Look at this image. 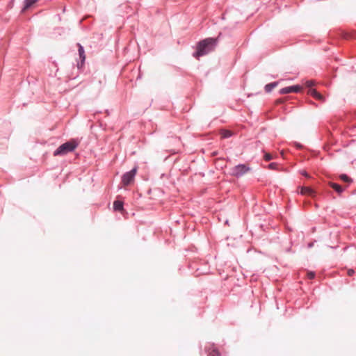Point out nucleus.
Returning <instances> with one entry per match:
<instances>
[{
	"label": "nucleus",
	"mask_w": 356,
	"mask_h": 356,
	"mask_svg": "<svg viewBox=\"0 0 356 356\" xmlns=\"http://www.w3.org/2000/svg\"><path fill=\"white\" fill-rule=\"evenodd\" d=\"M216 42V39L213 38H207L200 42L197 47V51L193 54L194 57L198 59L200 56L212 51L215 49Z\"/></svg>",
	"instance_id": "obj_1"
},
{
	"label": "nucleus",
	"mask_w": 356,
	"mask_h": 356,
	"mask_svg": "<svg viewBox=\"0 0 356 356\" xmlns=\"http://www.w3.org/2000/svg\"><path fill=\"white\" fill-rule=\"evenodd\" d=\"M78 143L75 140H70L60 145L54 152V156H63L69 152H73Z\"/></svg>",
	"instance_id": "obj_2"
},
{
	"label": "nucleus",
	"mask_w": 356,
	"mask_h": 356,
	"mask_svg": "<svg viewBox=\"0 0 356 356\" xmlns=\"http://www.w3.org/2000/svg\"><path fill=\"white\" fill-rule=\"evenodd\" d=\"M250 170V168L246 165L240 164L231 169V175L235 177H240Z\"/></svg>",
	"instance_id": "obj_3"
},
{
	"label": "nucleus",
	"mask_w": 356,
	"mask_h": 356,
	"mask_svg": "<svg viewBox=\"0 0 356 356\" xmlns=\"http://www.w3.org/2000/svg\"><path fill=\"white\" fill-rule=\"evenodd\" d=\"M301 90H302V87L298 85H296V86H289V87L282 88L280 90V93L284 95V94H288V93H291V92H299Z\"/></svg>",
	"instance_id": "obj_4"
},
{
	"label": "nucleus",
	"mask_w": 356,
	"mask_h": 356,
	"mask_svg": "<svg viewBox=\"0 0 356 356\" xmlns=\"http://www.w3.org/2000/svg\"><path fill=\"white\" fill-rule=\"evenodd\" d=\"M134 179V169L126 172L122 177V183L124 186H127Z\"/></svg>",
	"instance_id": "obj_5"
},
{
	"label": "nucleus",
	"mask_w": 356,
	"mask_h": 356,
	"mask_svg": "<svg viewBox=\"0 0 356 356\" xmlns=\"http://www.w3.org/2000/svg\"><path fill=\"white\" fill-rule=\"evenodd\" d=\"M77 47H78L79 58L81 59V63H78L77 65H78V67L80 68L84 64V62L86 60V55H85L83 47L80 43H77Z\"/></svg>",
	"instance_id": "obj_6"
},
{
	"label": "nucleus",
	"mask_w": 356,
	"mask_h": 356,
	"mask_svg": "<svg viewBox=\"0 0 356 356\" xmlns=\"http://www.w3.org/2000/svg\"><path fill=\"white\" fill-rule=\"evenodd\" d=\"M300 194L302 195H308L311 197H314L316 195V192L311 188L307 186H302L300 188Z\"/></svg>",
	"instance_id": "obj_7"
},
{
	"label": "nucleus",
	"mask_w": 356,
	"mask_h": 356,
	"mask_svg": "<svg viewBox=\"0 0 356 356\" xmlns=\"http://www.w3.org/2000/svg\"><path fill=\"white\" fill-rule=\"evenodd\" d=\"M308 93L319 101H325V97L321 94L318 92L315 89H310Z\"/></svg>",
	"instance_id": "obj_8"
},
{
	"label": "nucleus",
	"mask_w": 356,
	"mask_h": 356,
	"mask_svg": "<svg viewBox=\"0 0 356 356\" xmlns=\"http://www.w3.org/2000/svg\"><path fill=\"white\" fill-rule=\"evenodd\" d=\"M208 356H220V353L219 350L213 346H211L207 349Z\"/></svg>",
	"instance_id": "obj_9"
},
{
	"label": "nucleus",
	"mask_w": 356,
	"mask_h": 356,
	"mask_svg": "<svg viewBox=\"0 0 356 356\" xmlns=\"http://www.w3.org/2000/svg\"><path fill=\"white\" fill-rule=\"evenodd\" d=\"M113 209L116 211H123V202L120 200H115L113 202Z\"/></svg>",
	"instance_id": "obj_10"
},
{
	"label": "nucleus",
	"mask_w": 356,
	"mask_h": 356,
	"mask_svg": "<svg viewBox=\"0 0 356 356\" xmlns=\"http://www.w3.org/2000/svg\"><path fill=\"white\" fill-rule=\"evenodd\" d=\"M329 185L330 186V187H332L334 191H336L339 194H341L343 189L342 188V187L337 184H335V183H332V182H330L329 183Z\"/></svg>",
	"instance_id": "obj_11"
},
{
	"label": "nucleus",
	"mask_w": 356,
	"mask_h": 356,
	"mask_svg": "<svg viewBox=\"0 0 356 356\" xmlns=\"http://www.w3.org/2000/svg\"><path fill=\"white\" fill-rule=\"evenodd\" d=\"M277 82H273L268 83L265 86V90L267 92H270L274 88H275L277 86Z\"/></svg>",
	"instance_id": "obj_12"
},
{
	"label": "nucleus",
	"mask_w": 356,
	"mask_h": 356,
	"mask_svg": "<svg viewBox=\"0 0 356 356\" xmlns=\"http://www.w3.org/2000/svg\"><path fill=\"white\" fill-rule=\"evenodd\" d=\"M37 0H25L24 2V10L28 9L33 6Z\"/></svg>",
	"instance_id": "obj_13"
},
{
	"label": "nucleus",
	"mask_w": 356,
	"mask_h": 356,
	"mask_svg": "<svg viewBox=\"0 0 356 356\" xmlns=\"http://www.w3.org/2000/svg\"><path fill=\"white\" fill-rule=\"evenodd\" d=\"M220 134L222 137L224 138H229L232 134V131L229 130H222Z\"/></svg>",
	"instance_id": "obj_14"
},
{
	"label": "nucleus",
	"mask_w": 356,
	"mask_h": 356,
	"mask_svg": "<svg viewBox=\"0 0 356 356\" xmlns=\"http://www.w3.org/2000/svg\"><path fill=\"white\" fill-rule=\"evenodd\" d=\"M339 177L341 180L345 182H350L352 181L351 179L348 177L346 175H341Z\"/></svg>",
	"instance_id": "obj_15"
},
{
	"label": "nucleus",
	"mask_w": 356,
	"mask_h": 356,
	"mask_svg": "<svg viewBox=\"0 0 356 356\" xmlns=\"http://www.w3.org/2000/svg\"><path fill=\"white\" fill-rule=\"evenodd\" d=\"M270 170H278V164L277 163H271L268 166Z\"/></svg>",
	"instance_id": "obj_16"
},
{
	"label": "nucleus",
	"mask_w": 356,
	"mask_h": 356,
	"mask_svg": "<svg viewBox=\"0 0 356 356\" xmlns=\"http://www.w3.org/2000/svg\"><path fill=\"white\" fill-rule=\"evenodd\" d=\"M305 86H306V87L311 88L313 86H314V82L312 80L307 81L305 82Z\"/></svg>",
	"instance_id": "obj_17"
},
{
	"label": "nucleus",
	"mask_w": 356,
	"mask_h": 356,
	"mask_svg": "<svg viewBox=\"0 0 356 356\" xmlns=\"http://www.w3.org/2000/svg\"><path fill=\"white\" fill-rule=\"evenodd\" d=\"M273 159V156L269 154V153H266L264 155V159L266 161H268L270 160H271Z\"/></svg>",
	"instance_id": "obj_18"
},
{
	"label": "nucleus",
	"mask_w": 356,
	"mask_h": 356,
	"mask_svg": "<svg viewBox=\"0 0 356 356\" xmlns=\"http://www.w3.org/2000/svg\"><path fill=\"white\" fill-rule=\"evenodd\" d=\"M307 277L309 280L314 279L315 277V273L314 272H308L307 273Z\"/></svg>",
	"instance_id": "obj_19"
},
{
	"label": "nucleus",
	"mask_w": 356,
	"mask_h": 356,
	"mask_svg": "<svg viewBox=\"0 0 356 356\" xmlns=\"http://www.w3.org/2000/svg\"><path fill=\"white\" fill-rule=\"evenodd\" d=\"M355 271L353 269H349L347 272L348 276H352L354 274Z\"/></svg>",
	"instance_id": "obj_20"
},
{
	"label": "nucleus",
	"mask_w": 356,
	"mask_h": 356,
	"mask_svg": "<svg viewBox=\"0 0 356 356\" xmlns=\"http://www.w3.org/2000/svg\"><path fill=\"white\" fill-rule=\"evenodd\" d=\"M303 176L306 177H309V175L307 173V172L305 170H302L301 172H300Z\"/></svg>",
	"instance_id": "obj_21"
},
{
	"label": "nucleus",
	"mask_w": 356,
	"mask_h": 356,
	"mask_svg": "<svg viewBox=\"0 0 356 356\" xmlns=\"http://www.w3.org/2000/svg\"><path fill=\"white\" fill-rule=\"evenodd\" d=\"M282 100H281V99L277 100V104H280V103H282Z\"/></svg>",
	"instance_id": "obj_22"
}]
</instances>
